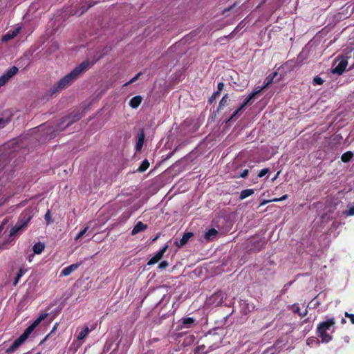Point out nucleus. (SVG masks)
Wrapping results in <instances>:
<instances>
[{
  "mask_svg": "<svg viewBox=\"0 0 354 354\" xmlns=\"http://www.w3.org/2000/svg\"><path fill=\"white\" fill-rule=\"evenodd\" d=\"M92 65L93 63L90 62L88 60L82 62L80 64L77 66L70 73L67 74L58 82H57L50 89V94L53 95L69 86Z\"/></svg>",
  "mask_w": 354,
  "mask_h": 354,
  "instance_id": "f257e3e1",
  "label": "nucleus"
},
{
  "mask_svg": "<svg viewBox=\"0 0 354 354\" xmlns=\"http://www.w3.org/2000/svg\"><path fill=\"white\" fill-rule=\"evenodd\" d=\"M335 319L333 317L320 322L317 326V335L320 337L322 342L328 343L333 339V336L328 331H335Z\"/></svg>",
  "mask_w": 354,
  "mask_h": 354,
  "instance_id": "f03ea898",
  "label": "nucleus"
},
{
  "mask_svg": "<svg viewBox=\"0 0 354 354\" xmlns=\"http://www.w3.org/2000/svg\"><path fill=\"white\" fill-rule=\"evenodd\" d=\"M32 217V214L31 210L25 209L23 211L19 216L18 222L10 229V236H14L21 231L28 225Z\"/></svg>",
  "mask_w": 354,
  "mask_h": 354,
  "instance_id": "7ed1b4c3",
  "label": "nucleus"
},
{
  "mask_svg": "<svg viewBox=\"0 0 354 354\" xmlns=\"http://www.w3.org/2000/svg\"><path fill=\"white\" fill-rule=\"evenodd\" d=\"M82 117V113L78 111L77 113H72L71 115L63 118L59 125L56 127V131L62 130L63 128L62 127V126H64V128L68 127L71 124H72L73 123H74L75 122L81 119Z\"/></svg>",
  "mask_w": 354,
  "mask_h": 354,
  "instance_id": "20e7f679",
  "label": "nucleus"
},
{
  "mask_svg": "<svg viewBox=\"0 0 354 354\" xmlns=\"http://www.w3.org/2000/svg\"><path fill=\"white\" fill-rule=\"evenodd\" d=\"M18 71V68L15 66H13L7 70L1 76H0V88L5 85L11 77L16 75Z\"/></svg>",
  "mask_w": 354,
  "mask_h": 354,
  "instance_id": "39448f33",
  "label": "nucleus"
},
{
  "mask_svg": "<svg viewBox=\"0 0 354 354\" xmlns=\"http://www.w3.org/2000/svg\"><path fill=\"white\" fill-rule=\"evenodd\" d=\"M347 65V59L343 57L339 60L337 65L332 69L331 72L333 74H337L340 75L344 72Z\"/></svg>",
  "mask_w": 354,
  "mask_h": 354,
  "instance_id": "423d86ee",
  "label": "nucleus"
},
{
  "mask_svg": "<svg viewBox=\"0 0 354 354\" xmlns=\"http://www.w3.org/2000/svg\"><path fill=\"white\" fill-rule=\"evenodd\" d=\"M168 248V245H165L152 258H151L147 265L151 266L158 263L163 257Z\"/></svg>",
  "mask_w": 354,
  "mask_h": 354,
  "instance_id": "0eeeda50",
  "label": "nucleus"
},
{
  "mask_svg": "<svg viewBox=\"0 0 354 354\" xmlns=\"http://www.w3.org/2000/svg\"><path fill=\"white\" fill-rule=\"evenodd\" d=\"M192 236H194L193 232H185L181 239H178V238H176L175 239L174 244L178 248H181V247L184 246L185 244H187V242L189 241V239L192 238Z\"/></svg>",
  "mask_w": 354,
  "mask_h": 354,
  "instance_id": "6e6552de",
  "label": "nucleus"
},
{
  "mask_svg": "<svg viewBox=\"0 0 354 354\" xmlns=\"http://www.w3.org/2000/svg\"><path fill=\"white\" fill-rule=\"evenodd\" d=\"M272 82V80H269L268 83L263 86L260 89L253 91L243 101V104L240 106L241 109H243L245 106L250 103L252 99H253L257 94L261 93V91L264 89L266 86H268Z\"/></svg>",
  "mask_w": 354,
  "mask_h": 354,
  "instance_id": "1a4fd4ad",
  "label": "nucleus"
},
{
  "mask_svg": "<svg viewBox=\"0 0 354 354\" xmlns=\"http://www.w3.org/2000/svg\"><path fill=\"white\" fill-rule=\"evenodd\" d=\"M145 138V131L143 129H140L137 134V141L135 147V149L136 151H140L142 149Z\"/></svg>",
  "mask_w": 354,
  "mask_h": 354,
  "instance_id": "9d476101",
  "label": "nucleus"
},
{
  "mask_svg": "<svg viewBox=\"0 0 354 354\" xmlns=\"http://www.w3.org/2000/svg\"><path fill=\"white\" fill-rule=\"evenodd\" d=\"M82 263H76L70 265L69 266H67L64 268L60 274L61 277H66L70 275L73 272H74L75 270H77L80 266Z\"/></svg>",
  "mask_w": 354,
  "mask_h": 354,
  "instance_id": "9b49d317",
  "label": "nucleus"
},
{
  "mask_svg": "<svg viewBox=\"0 0 354 354\" xmlns=\"http://www.w3.org/2000/svg\"><path fill=\"white\" fill-rule=\"evenodd\" d=\"M25 341L19 336L14 342L6 350V353H12L17 350Z\"/></svg>",
  "mask_w": 354,
  "mask_h": 354,
  "instance_id": "f8f14e48",
  "label": "nucleus"
},
{
  "mask_svg": "<svg viewBox=\"0 0 354 354\" xmlns=\"http://www.w3.org/2000/svg\"><path fill=\"white\" fill-rule=\"evenodd\" d=\"M20 28H16L14 30L8 31L6 35L2 37V41L7 42L15 38L19 32Z\"/></svg>",
  "mask_w": 354,
  "mask_h": 354,
  "instance_id": "ddd939ff",
  "label": "nucleus"
},
{
  "mask_svg": "<svg viewBox=\"0 0 354 354\" xmlns=\"http://www.w3.org/2000/svg\"><path fill=\"white\" fill-rule=\"evenodd\" d=\"M180 322L182 324L181 328H189L195 324L196 319L194 317H185L182 318Z\"/></svg>",
  "mask_w": 354,
  "mask_h": 354,
  "instance_id": "4468645a",
  "label": "nucleus"
},
{
  "mask_svg": "<svg viewBox=\"0 0 354 354\" xmlns=\"http://www.w3.org/2000/svg\"><path fill=\"white\" fill-rule=\"evenodd\" d=\"M147 228V225L144 224L142 221L138 222L134 226L131 231V234L135 235L140 232L145 230Z\"/></svg>",
  "mask_w": 354,
  "mask_h": 354,
  "instance_id": "2eb2a0df",
  "label": "nucleus"
},
{
  "mask_svg": "<svg viewBox=\"0 0 354 354\" xmlns=\"http://www.w3.org/2000/svg\"><path fill=\"white\" fill-rule=\"evenodd\" d=\"M142 100V97L140 95H136L130 100L129 104L131 108L136 109L140 105Z\"/></svg>",
  "mask_w": 354,
  "mask_h": 354,
  "instance_id": "dca6fc26",
  "label": "nucleus"
},
{
  "mask_svg": "<svg viewBox=\"0 0 354 354\" xmlns=\"http://www.w3.org/2000/svg\"><path fill=\"white\" fill-rule=\"evenodd\" d=\"M218 231L214 228H211L205 232L204 238L207 241H213L216 237Z\"/></svg>",
  "mask_w": 354,
  "mask_h": 354,
  "instance_id": "f3484780",
  "label": "nucleus"
},
{
  "mask_svg": "<svg viewBox=\"0 0 354 354\" xmlns=\"http://www.w3.org/2000/svg\"><path fill=\"white\" fill-rule=\"evenodd\" d=\"M44 244L41 242H38L33 245L32 250L35 254H39L44 250Z\"/></svg>",
  "mask_w": 354,
  "mask_h": 354,
  "instance_id": "a211bd4d",
  "label": "nucleus"
},
{
  "mask_svg": "<svg viewBox=\"0 0 354 354\" xmlns=\"http://www.w3.org/2000/svg\"><path fill=\"white\" fill-rule=\"evenodd\" d=\"M90 330L88 326H85L83 327L81 330V331L78 333L77 335V339L78 340H82L84 339L87 335L89 333Z\"/></svg>",
  "mask_w": 354,
  "mask_h": 354,
  "instance_id": "6ab92c4d",
  "label": "nucleus"
},
{
  "mask_svg": "<svg viewBox=\"0 0 354 354\" xmlns=\"http://www.w3.org/2000/svg\"><path fill=\"white\" fill-rule=\"evenodd\" d=\"M8 162L9 160L6 154L0 156V172L6 167Z\"/></svg>",
  "mask_w": 354,
  "mask_h": 354,
  "instance_id": "aec40b11",
  "label": "nucleus"
},
{
  "mask_svg": "<svg viewBox=\"0 0 354 354\" xmlns=\"http://www.w3.org/2000/svg\"><path fill=\"white\" fill-rule=\"evenodd\" d=\"M150 163L147 159H145L142 163L140 164V167L137 169V171L142 173L145 171L149 167Z\"/></svg>",
  "mask_w": 354,
  "mask_h": 354,
  "instance_id": "412c9836",
  "label": "nucleus"
},
{
  "mask_svg": "<svg viewBox=\"0 0 354 354\" xmlns=\"http://www.w3.org/2000/svg\"><path fill=\"white\" fill-rule=\"evenodd\" d=\"M254 192V190L253 189H247L243 190L240 194V199L243 200L246 198L247 197L252 195Z\"/></svg>",
  "mask_w": 354,
  "mask_h": 354,
  "instance_id": "4be33fe9",
  "label": "nucleus"
},
{
  "mask_svg": "<svg viewBox=\"0 0 354 354\" xmlns=\"http://www.w3.org/2000/svg\"><path fill=\"white\" fill-rule=\"evenodd\" d=\"M353 156V153L351 151H348L342 155L341 160L344 162H348L351 160Z\"/></svg>",
  "mask_w": 354,
  "mask_h": 354,
  "instance_id": "5701e85b",
  "label": "nucleus"
},
{
  "mask_svg": "<svg viewBox=\"0 0 354 354\" xmlns=\"http://www.w3.org/2000/svg\"><path fill=\"white\" fill-rule=\"evenodd\" d=\"M34 328L30 325L27 328L25 329L24 333L20 335V337L26 341L31 333L33 331Z\"/></svg>",
  "mask_w": 354,
  "mask_h": 354,
  "instance_id": "b1692460",
  "label": "nucleus"
},
{
  "mask_svg": "<svg viewBox=\"0 0 354 354\" xmlns=\"http://www.w3.org/2000/svg\"><path fill=\"white\" fill-rule=\"evenodd\" d=\"M206 346L204 344L199 345L194 348V354H206L207 351H205Z\"/></svg>",
  "mask_w": 354,
  "mask_h": 354,
  "instance_id": "393cba45",
  "label": "nucleus"
},
{
  "mask_svg": "<svg viewBox=\"0 0 354 354\" xmlns=\"http://www.w3.org/2000/svg\"><path fill=\"white\" fill-rule=\"evenodd\" d=\"M229 102L228 95L225 94L221 100L218 104V109H222L224 106L227 105Z\"/></svg>",
  "mask_w": 354,
  "mask_h": 354,
  "instance_id": "a878e982",
  "label": "nucleus"
},
{
  "mask_svg": "<svg viewBox=\"0 0 354 354\" xmlns=\"http://www.w3.org/2000/svg\"><path fill=\"white\" fill-rule=\"evenodd\" d=\"M89 227L88 226H86L82 230H81L77 234V236H75V240H78L80 239V238H82L86 233V232L88 231Z\"/></svg>",
  "mask_w": 354,
  "mask_h": 354,
  "instance_id": "bb28decb",
  "label": "nucleus"
},
{
  "mask_svg": "<svg viewBox=\"0 0 354 354\" xmlns=\"http://www.w3.org/2000/svg\"><path fill=\"white\" fill-rule=\"evenodd\" d=\"M323 83H324V80H322V78H321L319 76H316L313 79V84L314 85H322V84H323Z\"/></svg>",
  "mask_w": 354,
  "mask_h": 354,
  "instance_id": "cd10ccee",
  "label": "nucleus"
},
{
  "mask_svg": "<svg viewBox=\"0 0 354 354\" xmlns=\"http://www.w3.org/2000/svg\"><path fill=\"white\" fill-rule=\"evenodd\" d=\"M292 310L294 313H297L300 316L301 312L300 311V308L298 304H294L292 306Z\"/></svg>",
  "mask_w": 354,
  "mask_h": 354,
  "instance_id": "c85d7f7f",
  "label": "nucleus"
},
{
  "mask_svg": "<svg viewBox=\"0 0 354 354\" xmlns=\"http://www.w3.org/2000/svg\"><path fill=\"white\" fill-rule=\"evenodd\" d=\"M44 218L47 223V224H50L52 222L51 220V214L50 210H48L44 216Z\"/></svg>",
  "mask_w": 354,
  "mask_h": 354,
  "instance_id": "c756f323",
  "label": "nucleus"
},
{
  "mask_svg": "<svg viewBox=\"0 0 354 354\" xmlns=\"http://www.w3.org/2000/svg\"><path fill=\"white\" fill-rule=\"evenodd\" d=\"M220 95L219 91L214 92L209 99V102L212 104Z\"/></svg>",
  "mask_w": 354,
  "mask_h": 354,
  "instance_id": "7c9ffc66",
  "label": "nucleus"
},
{
  "mask_svg": "<svg viewBox=\"0 0 354 354\" xmlns=\"http://www.w3.org/2000/svg\"><path fill=\"white\" fill-rule=\"evenodd\" d=\"M140 75H141V73H138L133 78H131L128 82H127L124 85L127 86V85H129V84H131L133 83L134 82H136L139 78Z\"/></svg>",
  "mask_w": 354,
  "mask_h": 354,
  "instance_id": "2f4dec72",
  "label": "nucleus"
},
{
  "mask_svg": "<svg viewBox=\"0 0 354 354\" xmlns=\"http://www.w3.org/2000/svg\"><path fill=\"white\" fill-rule=\"evenodd\" d=\"M270 171V169L268 168H265V169H261L259 173L258 174V177L259 178H262L265 175H266L268 172Z\"/></svg>",
  "mask_w": 354,
  "mask_h": 354,
  "instance_id": "473e14b6",
  "label": "nucleus"
},
{
  "mask_svg": "<svg viewBox=\"0 0 354 354\" xmlns=\"http://www.w3.org/2000/svg\"><path fill=\"white\" fill-rule=\"evenodd\" d=\"M26 272V270L24 269L23 268H19V270L17 272L16 277L18 279H21V277L25 274Z\"/></svg>",
  "mask_w": 354,
  "mask_h": 354,
  "instance_id": "72a5a7b5",
  "label": "nucleus"
},
{
  "mask_svg": "<svg viewBox=\"0 0 354 354\" xmlns=\"http://www.w3.org/2000/svg\"><path fill=\"white\" fill-rule=\"evenodd\" d=\"M346 216H353L354 215V206L351 207L348 209L346 210L344 212Z\"/></svg>",
  "mask_w": 354,
  "mask_h": 354,
  "instance_id": "f704fd0d",
  "label": "nucleus"
},
{
  "mask_svg": "<svg viewBox=\"0 0 354 354\" xmlns=\"http://www.w3.org/2000/svg\"><path fill=\"white\" fill-rule=\"evenodd\" d=\"M169 263L167 261H162L160 262L158 265V268L160 270L165 269L167 267H168Z\"/></svg>",
  "mask_w": 354,
  "mask_h": 354,
  "instance_id": "c9c22d12",
  "label": "nucleus"
},
{
  "mask_svg": "<svg viewBox=\"0 0 354 354\" xmlns=\"http://www.w3.org/2000/svg\"><path fill=\"white\" fill-rule=\"evenodd\" d=\"M344 315L346 317L350 319V322L352 324H354V315L351 313H348V312H345Z\"/></svg>",
  "mask_w": 354,
  "mask_h": 354,
  "instance_id": "e433bc0d",
  "label": "nucleus"
},
{
  "mask_svg": "<svg viewBox=\"0 0 354 354\" xmlns=\"http://www.w3.org/2000/svg\"><path fill=\"white\" fill-rule=\"evenodd\" d=\"M248 174H249V170L246 169H244L238 177L246 178L248 176Z\"/></svg>",
  "mask_w": 354,
  "mask_h": 354,
  "instance_id": "4c0bfd02",
  "label": "nucleus"
},
{
  "mask_svg": "<svg viewBox=\"0 0 354 354\" xmlns=\"http://www.w3.org/2000/svg\"><path fill=\"white\" fill-rule=\"evenodd\" d=\"M243 109H241V107L239 106V108L236 110L233 114L232 115V116L230 118V119L228 120V121H230L234 119V118H235L236 116V115L242 110Z\"/></svg>",
  "mask_w": 354,
  "mask_h": 354,
  "instance_id": "58836bf2",
  "label": "nucleus"
},
{
  "mask_svg": "<svg viewBox=\"0 0 354 354\" xmlns=\"http://www.w3.org/2000/svg\"><path fill=\"white\" fill-rule=\"evenodd\" d=\"M40 321L37 318L32 324H31V326L35 329L39 324H40Z\"/></svg>",
  "mask_w": 354,
  "mask_h": 354,
  "instance_id": "ea45409f",
  "label": "nucleus"
},
{
  "mask_svg": "<svg viewBox=\"0 0 354 354\" xmlns=\"http://www.w3.org/2000/svg\"><path fill=\"white\" fill-rule=\"evenodd\" d=\"M48 316V314L47 313H42V314H40L39 316L37 317V319L41 322L43 320H44Z\"/></svg>",
  "mask_w": 354,
  "mask_h": 354,
  "instance_id": "a19ab883",
  "label": "nucleus"
},
{
  "mask_svg": "<svg viewBox=\"0 0 354 354\" xmlns=\"http://www.w3.org/2000/svg\"><path fill=\"white\" fill-rule=\"evenodd\" d=\"M7 123H8V122L6 120L0 118V129L3 128L6 125Z\"/></svg>",
  "mask_w": 354,
  "mask_h": 354,
  "instance_id": "79ce46f5",
  "label": "nucleus"
},
{
  "mask_svg": "<svg viewBox=\"0 0 354 354\" xmlns=\"http://www.w3.org/2000/svg\"><path fill=\"white\" fill-rule=\"evenodd\" d=\"M8 241H4L2 244H0V250L8 248Z\"/></svg>",
  "mask_w": 354,
  "mask_h": 354,
  "instance_id": "37998d69",
  "label": "nucleus"
},
{
  "mask_svg": "<svg viewBox=\"0 0 354 354\" xmlns=\"http://www.w3.org/2000/svg\"><path fill=\"white\" fill-rule=\"evenodd\" d=\"M223 87H224V84L223 82H219L217 86V88H218L217 91H219V93H221V91L223 90Z\"/></svg>",
  "mask_w": 354,
  "mask_h": 354,
  "instance_id": "c03bdc74",
  "label": "nucleus"
},
{
  "mask_svg": "<svg viewBox=\"0 0 354 354\" xmlns=\"http://www.w3.org/2000/svg\"><path fill=\"white\" fill-rule=\"evenodd\" d=\"M180 145H178V147H176L171 152H170L168 155V158H170L171 157L178 149Z\"/></svg>",
  "mask_w": 354,
  "mask_h": 354,
  "instance_id": "a18cd8bd",
  "label": "nucleus"
},
{
  "mask_svg": "<svg viewBox=\"0 0 354 354\" xmlns=\"http://www.w3.org/2000/svg\"><path fill=\"white\" fill-rule=\"evenodd\" d=\"M270 202V200H263V201L261 202L259 206L265 205L266 204H267Z\"/></svg>",
  "mask_w": 354,
  "mask_h": 354,
  "instance_id": "49530a36",
  "label": "nucleus"
},
{
  "mask_svg": "<svg viewBox=\"0 0 354 354\" xmlns=\"http://www.w3.org/2000/svg\"><path fill=\"white\" fill-rule=\"evenodd\" d=\"M19 280L20 279H18L17 277H15V280L13 281V286H16Z\"/></svg>",
  "mask_w": 354,
  "mask_h": 354,
  "instance_id": "de8ad7c7",
  "label": "nucleus"
},
{
  "mask_svg": "<svg viewBox=\"0 0 354 354\" xmlns=\"http://www.w3.org/2000/svg\"><path fill=\"white\" fill-rule=\"evenodd\" d=\"M236 6V3H234L232 6H230L229 8H226L225 10H224V12H227V11H230L232 9V8H234V6Z\"/></svg>",
  "mask_w": 354,
  "mask_h": 354,
  "instance_id": "09e8293b",
  "label": "nucleus"
},
{
  "mask_svg": "<svg viewBox=\"0 0 354 354\" xmlns=\"http://www.w3.org/2000/svg\"><path fill=\"white\" fill-rule=\"evenodd\" d=\"M307 313H308V310H307V309H306V310H304V312H303V313H301L300 314V317H305V316L307 315Z\"/></svg>",
  "mask_w": 354,
  "mask_h": 354,
  "instance_id": "8fccbe9b",
  "label": "nucleus"
},
{
  "mask_svg": "<svg viewBox=\"0 0 354 354\" xmlns=\"http://www.w3.org/2000/svg\"><path fill=\"white\" fill-rule=\"evenodd\" d=\"M287 198H288V195L287 194H285V195L282 196L281 197H280L281 201H284V200H286Z\"/></svg>",
  "mask_w": 354,
  "mask_h": 354,
  "instance_id": "3c124183",
  "label": "nucleus"
},
{
  "mask_svg": "<svg viewBox=\"0 0 354 354\" xmlns=\"http://www.w3.org/2000/svg\"><path fill=\"white\" fill-rule=\"evenodd\" d=\"M278 201H281L280 198H274L270 200V202H278Z\"/></svg>",
  "mask_w": 354,
  "mask_h": 354,
  "instance_id": "603ef678",
  "label": "nucleus"
},
{
  "mask_svg": "<svg viewBox=\"0 0 354 354\" xmlns=\"http://www.w3.org/2000/svg\"><path fill=\"white\" fill-rule=\"evenodd\" d=\"M160 237V234H158L152 240V242L156 241Z\"/></svg>",
  "mask_w": 354,
  "mask_h": 354,
  "instance_id": "864d4df0",
  "label": "nucleus"
},
{
  "mask_svg": "<svg viewBox=\"0 0 354 354\" xmlns=\"http://www.w3.org/2000/svg\"><path fill=\"white\" fill-rule=\"evenodd\" d=\"M8 200V198H5L3 199V201L2 202L0 203V205H3L4 203H6L7 201Z\"/></svg>",
  "mask_w": 354,
  "mask_h": 354,
  "instance_id": "5fc2aeb1",
  "label": "nucleus"
},
{
  "mask_svg": "<svg viewBox=\"0 0 354 354\" xmlns=\"http://www.w3.org/2000/svg\"><path fill=\"white\" fill-rule=\"evenodd\" d=\"M346 323V319L344 318H342L341 320V324H344Z\"/></svg>",
  "mask_w": 354,
  "mask_h": 354,
  "instance_id": "6e6d98bb",
  "label": "nucleus"
},
{
  "mask_svg": "<svg viewBox=\"0 0 354 354\" xmlns=\"http://www.w3.org/2000/svg\"><path fill=\"white\" fill-rule=\"evenodd\" d=\"M279 171L277 174V175H276V176H274V178L272 179V180H274L277 178V176H278V175H279Z\"/></svg>",
  "mask_w": 354,
  "mask_h": 354,
  "instance_id": "4d7b16f0",
  "label": "nucleus"
},
{
  "mask_svg": "<svg viewBox=\"0 0 354 354\" xmlns=\"http://www.w3.org/2000/svg\"><path fill=\"white\" fill-rule=\"evenodd\" d=\"M290 283H290L289 284L284 285V288H288V286H290Z\"/></svg>",
  "mask_w": 354,
  "mask_h": 354,
  "instance_id": "13d9d810",
  "label": "nucleus"
},
{
  "mask_svg": "<svg viewBox=\"0 0 354 354\" xmlns=\"http://www.w3.org/2000/svg\"><path fill=\"white\" fill-rule=\"evenodd\" d=\"M55 329H56V326H54L53 330H52V331H51V333H53Z\"/></svg>",
  "mask_w": 354,
  "mask_h": 354,
  "instance_id": "bf43d9fd",
  "label": "nucleus"
},
{
  "mask_svg": "<svg viewBox=\"0 0 354 354\" xmlns=\"http://www.w3.org/2000/svg\"><path fill=\"white\" fill-rule=\"evenodd\" d=\"M50 334L47 335V336L45 337L44 340H46L48 337H49Z\"/></svg>",
  "mask_w": 354,
  "mask_h": 354,
  "instance_id": "052dcab7",
  "label": "nucleus"
},
{
  "mask_svg": "<svg viewBox=\"0 0 354 354\" xmlns=\"http://www.w3.org/2000/svg\"><path fill=\"white\" fill-rule=\"evenodd\" d=\"M232 34V32L231 34L228 35L227 37H231Z\"/></svg>",
  "mask_w": 354,
  "mask_h": 354,
  "instance_id": "680f3d73",
  "label": "nucleus"
},
{
  "mask_svg": "<svg viewBox=\"0 0 354 354\" xmlns=\"http://www.w3.org/2000/svg\"><path fill=\"white\" fill-rule=\"evenodd\" d=\"M37 354H41V353H40V352H39V353H37Z\"/></svg>",
  "mask_w": 354,
  "mask_h": 354,
  "instance_id": "e2e57ef3",
  "label": "nucleus"
},
{
  "mask_svg": "<svg viewBox=\"0 0 354 354\" xmlns=\"http://www.w3.org/2000/svg\"><path fill=\"white\" fill-rule=\"evenodd\" d=\"M24 354H28V353H24Z\"/></svg>",
  "mask_w": 354,
  "mask_h": 354,
  "instance_id": "0e129e2a",
  "label": "nucleus"
}]
</instances>
